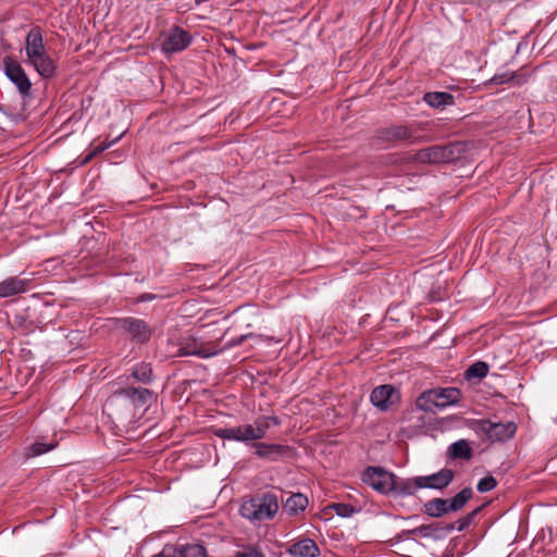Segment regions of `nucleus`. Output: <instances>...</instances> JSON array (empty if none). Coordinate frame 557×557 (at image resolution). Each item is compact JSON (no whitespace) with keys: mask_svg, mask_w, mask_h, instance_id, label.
I'll list each match as a JSON object with an SVG mask.
<instances>
[{"mask_svg":"<svg viewBox=\"0 0 557 557\" xmlns=\"http://www.w3.org/2000/svg\"><path fill=\"white\" fill-rule=\"evenodd\" d=\"M278 508L277 495L273 492H265L245 500L239 512L250 521H263L273 519Z\"/></svg>","mask_w":557,"mask_h":557,"instance_id":"nucleus-1","label":"nucleus"},{"mask_svg":"<svg viewBox=\"0 0 557 557\" xmlns=\"http://www.w3.org/2000/svg\"><path fill=\"white\" fill-rule=\"evenodd\" d=\"M474 430L484 434L493 443H504L511 440L517 432V424L511 421L493 422L488 419H481L474 422Z\"/></svg>","mask_w":557,"mask_h":557,"instance_id":"nucleus-2","label":"nucleus"},{"mask_svg":"<svg viewBox=\"0 0 557 557\" xmlns=\"http://www.w3.org/2000/svg\"><path fill=\"white\" fill-rule=\"evenodd\" d=\"M252 336H253L252 333H248V334H244L238 337L232 338L222 348H216V345L213 343H208V344H203V343L198 344L196 342L188 343L178 349L177 355L182 356V357L183 356H197L199 358L207 359V358L219 355L220 352H222L225 349L239 346L244 343L245 339L250 338Z\"/></svg>","mask_w":557,"mask_h":557,"instance_id":"nucleus-3","label":"nucleus"},{"mask_svg":"<svg viewBox=\"0 0 557 557\" xmlns=\"http://www.w3.org/2000/svg\"><path fill=\"white\" fill-rule=\"evenodd\" d=\"M112 325L122 330L132 341L138 343L148 342L151 336V329L141 319L134 317L126 318H110L108 319Z\"/></svg>","mask_w":557,"mask_h":557,"instance_id":"nucleus-4","label":"nucleus"},{"mask_svg":"<svg viewBox=\"0 0 557 557\" xmlns=\"http://www.w3.org/2000/svg\"><path fill=\"white\" fill-rule=\"evenodd\" d=\"M4 74L24 98L30 96L32 82L22 65L11 57L3 59Z\"/></svg>","mask_w":557,"mask_h":557,"instance_id":"nucleus-5","label":"nucleus"},{"mask_svg":"<svg viewBox=\"0 0 557 557\" xmlns=\"http://www.w3.org/2000/svg\"><path fill=\"white\" fill-rule=\"evenodd\" d=\"M394 473L381 467H368L362 472V482L381 494H391L394 486Z\"/></svg>","mask_w":557,"mask_h":557,"instance_id":"nucleus-6","label":"nucleus"},{"mask_svg":"<svg viewBox=\"0 0 557 557\" xmlns=\"http://www.w3.org/2000/svg\"><path fill=\"white\" fill-rule=\"evenodd\" d=\"M193 41L191 35L181 26H173L160 45L164 54H173L185 50Z\"/></svg>","mask_w":557,"mask_h":557,"instance_id":"nucleus-7","label":"nucleus"},{"mask_svg":"<svg viewBox=\"0 0 557 557\" xmlns=\"http://www.w3.org/2000/svg\"><path fill=\"white\" fill-rule=\"evenodd\" d=\"M451 532V527L446 523L433 522L430 524H422L414 529L404 530L397 535V540L400 541L404 535H419L424 539H432L434 541L444 540Z\"/></svg>","mask_w":557,"mask_h":557,"instance_id":"nucleus-8","label":"nucleus"},{"mask_svg":"<svg viewBox=\"0 0 557 557\" xmlns=\"http://www.w3.org/2000/svg\"><path fill=\"white\" fill-rule=\"evenodd\" d=\"M116 394L129 400L136 408L150 406L157 401V394L146 387L126 386L116 391Z\"/></svg>","mask_w":557,"mask_h":557,"instance_id":"nucleus-9","label":"nucleus"},{"mask_svg":"<svg viewBox=\"0 0 557 557\" xmlns=\"http://www.w3.org/2000/svg\"><path fill=\"white\" fill-rule=\"evenodd\" d=\"M400 399L399 392L391 384H384L375 387L370 395L373 406L381 410H387Z\"/></svg>","mask_w":557,"mask_h":557,"instance_id":"nucleus-10","label":"nucleus"},{"mask_svg":"<svg viewBox=\"0 0 557 557\" xmlns=\"http://www.w3.org/2000/svg\"><path fill=\"white\" fill-rule=\"evenodd\" d=\"M419 479L421 488L442 491L451 484L455 479V471L449 468H443L429 475H419Z\"/></svg>","mask_w":557,"mask_h":557,"instance_id":"nucleus-11","label":"nucleus"},{"mask_svg":"<svg viewBox=\"0 0 557 557\" xmlns=\"http://www.w3.org/2000/svg\"><path fill=\"white\" fill-rule=\"evenodd\" d=\"M255 454L269 461H277L285 457H289L293 453V448L287 445L281 444H267V443H255Z\"/></svg>","mask_w":557,"mask_h":557,"instance_id":"nucleus-12","label":"nucleus"},{"mask_svg":"<svg viewBox=\"0 0 557 557\" xmlns=\"http://www.w3.org/2000/svg\"><path fill=\"white\" fill-rule=\"evenodd\" d=\"M451 148L446 146H432L417 152V160L428 163L448 162L451 158Z\"/></svg>","mask_w":557,"mask_h":557,"instance_id":"nucleus-13","label":"nucleus"},{"mask_svg":"<svg viewBox=\"0 0 557 557\" xmlns=\"http://www.w3.org/2000/svg\"><path fill=\"white\" fill-rule=\"evenodd\" d=\"M377 136L385 143L413 141V132L405 125H393L379 131Z\"/></svg>","mask_w":557,"mask_h":557,"instance_id":"nucleus-14","label":"nucleus"},{"mask_svg":"<svg viewBox=\"0 0 557 557\" xmlns=\"http://www.w3.org/2000/svg\"><path fill=\"white\" fill-rule=\"evenodd\" d=\"M421 490L420 479L419 476H414L411 479H401L394 475V486L391 491V494L395 497H408L413 496Z\"/></svg>","mask_w":557,"mask_h":557,"instance_id":"nucleus-15","label":"nucleus"},{"mask_svg":"<svg viewBox=\"0 0 557 557\" xmlns=\"http://www.w3.org/2000/svg\"><path fill=\"white\" fill-rule=\"evenodd\" d=\"M286 553L292 557H317L320 549L317 543L311 539H301L286 548Z\"/></svg>","mask_w":557,"mask_h":557,"instance_id":"nucleus-16","label":"nucleus"},{"mask_svg":"<svg viewBox=\"0 0 557 557\" xmlns=\"http://www.w3.org/2000/svg\"><path fill=\"white\" fill-rule=\"evenodd\" d=\"M27 62L33 65L36 72L44 78H51L57 73V65L47 51L27 60Z\"/></svg>","mask_w":557,"mask_h":557,"instance_id":"nucleus-17","label":"nucleus"},{"mask_svg":"<svg viewBox=\"0 0 557 557\" xmlns=\"http://www.w3.org/2000/svg\"><path fill=\"white\" fill-rule=\"evenodd\" d=\"M431 391L433 392V398H435L437 408L440 409L456 405L461 398V392L456 387L431 388Z\"/></svg>","mask_w":557,"mask_h":557,"instance_id":"nucleus-18","label":"nucleus"},{"mask_svg":"<svg viewBox=\"0 0 557 557\" xmlns=\"http://www.w3.org/2000/svg\"><path fill=\"white\" fill-rule=\"evenodd\" d=\"M25 51L27 60L46 52L44 38L39 28H32L27 34Z\"/></svg>","mask_w":557,"mask_h":557,"instance_id":"nucleus-19","label":"nucleus"},{"mask_svg":"<svg viewBox=\"0 0 557 557\" xmlns=\"http://www.w3.org/2000/svg\"><path fill=\"white\" fill-rule=\"evenodd\" d=\"M28 280H21L16 276H10L0 282V298L14 296L26 292Z\"/></svg>","mask_w":557,"mask_h":557,"instance_id":"nucleus-20","label":"nucleus"},{"mask_svg":"<svg viewBox=\"0 0 557 557\" xmlns=\"http://www.w3.org/2000/svg\"><path fill=\"white\" fill-rule=\"evenodd\" d=\"M423 100L431 108L445 109L448 106L455 104V97L446 91H430L425 92Z\"/></svg>","mask_w":557,"mask_h":557,"instance_id":"nucleus-21","label":"nucleus"},{"mask_svg":"<svg viewBox=\"0 0 557 557\" xmlns=\"http://www.w3.org/2000/svg\"><path fill=\"white\" fill-rule=\"evenodd\" d=\"M423 513L430 518H442L450 513L446 498L435 497L423 504Z\"/></svg>","mask_w":557,"mask_h":557,"instance_id":"nucleus-22","label":"nucleus"},{"mask_svg":"<svg viewBox=\"0 0 557 557\" xmlns=\"http://www.w3.org/2000/svg\"><path fill=\"white\" fill-rule=\"evenodd\" d=\"M447 455L450 459L470 460L473 456V450L466 440H459L449 445Z\"/></svg>","mask_w":557,"mask_h":557,"instance_id":"nucleus-23","label":"nucleus"},{"mask_svg":"<svg viewBox=\"0 0 557 557\" xmlns=\"http://www.w3.org/2000/svg\"><path fill=\"white\" fill-rule=\"evenodd\" d=\"M308 506V498L301 494L296 493L290 495L283 505L284 511L289 516H296L304 511Z\"/></svg>","mask_w":557,"mask_h":557,"instance_id":"nucleus-24","label":"nucleus"},{"mask_svg":"<svg viewBox=\"0 0 557 557\" xmlns=\"http://www.w3.org/2000/svg\"><path fill=\"white\" fill-rule=\"evenodd\" d=\"M474 493L471 487H465L460 492H458L455 496L451 498H446L447 506L450 512H458L460 511L466 504L472 499Z\"/></svg>","mask_w":557,"mask_h":557,"instance_id":"nucleus-25","label":"nucleus"},{"mask_svg":"<svg viewBox=\"0 0 557 557\" xmlns=\"http://www.w3.org/2000/svg\"><path fill=\"white\" fill-rule=\"evenodd\" d=\"M240 426L243 431L244 443L262 440L267 434V425H260L258 420H256L255 425L243 424Z\"/></svg>","mask_w":557,"mask_h":557,"instance_id":"nucleus-26","label":"nucleus"},{"mask_svg":"<svg viewBox=\"0 0 557 557\" xmlns=\"http://www.w3.org/2000/svg\"><path fill=\"white\" fill-rule=\"evenodd\" d=\"M7 323L14 330L20 331L22 334H27L35 330L34 321L28 319V315H7Z\"/></svg>","mask_w":557,"mask_h":557,"instance_id":"nucleus-27","label":"nucleus"},{"mask_svg":"<svg viewBox=\"0 0 557 557\" xmlns=\"http://www.w3.org/2000/svg\"><path fill=\"white\" fill-rule=\"evenodd\" d=\"M131 376L143 384H149L153 380L152 368L149 363H138L132 369Z\"/></svg>","mask_w":557,"mask_h":557,"instance_id":"nucleus-28","label":"nucleus"},{"mask_svg":"<svg viewBox=\"0 0 557 557\" xmlns=\"http://www.w3.org/2000/svg\"><path fill=\"white\" fill-rule=\"evenodd\" d=\"M213 434L222 440L227 441H236V442H243L244 443V436L242 426H234V428H219L213 430Z\"/></svg>","mask_w":557,"mask_h":557,"instance_id":"nucleus-29","label":"nucleus"},{"mask_svg":"<svg viewBox=\"0 0 557 557\" xmlns=\"http://www.w3.org/2000/svg\"><path fill=\"white\" fill-rule=\"evenodd\" d=\"M488 373V364L484 361H476L472 363L467 370H466V379H476L482 380L485 377Z\"/></svg>","mask_w":557,"mask_h":557,"instance_id":"nucleus-30","label":"nucleus"},{"mask_svg":"<svg viewBox=\"0 0 557 557\" xmlns=\"http://www.w3.org/2000/svg\"><path fill=\"white\" fill-rule=\"evenodd\" d=\"M58 445V442L53 441L51 443H44L36 441L33 443L26 450V457L32 458L36 456H40L42 454H46L52 449H54Z\"/></svg>","mask_w":557,"mask_h":557,"instance_id":"nucleus-31","label":"nucleus"},{"mask_svg":"<svg viewBox=\"0 0 557 557\" xmlns=\"http://www.w3.org/2000/svg\"><path fill=\"white\" fill-rule=\"evenodd\" d=\"M416 406L422 411H433L434 408H437V403L435 401V398H433V392L431 389H428L423 392L417 399H416Z\"/></svg>","mask_w":557,"mask_h":557,"instance_id":"nucleus-32","label":"nucleus"},{"mask_svg":"<svg viewBox=\"0 0 557 557\" xmlns=\"http://www.w3.org/2000/svg\"><path fill=\"white\" fill-rule=\"evenodd\" d=\"M416 406L422 411H433L434 408H437V403L435 401V398H433V392L431 389H428L423 392L417 399H416Z\"/></svg>","mask_w":557,"mask_h":557,"instance_id":"nucleus-33","label":"nucleus"},{"mask_svg":"<svg viewBox=\"0 0 557 557\" xmlns=\"http://www.w3.org/2000/svg\"><path fill=\"white\" fill-rule=\"evenodd\" d=\"M480 510H481V508L478 507L474 510H472L471 512L467 513L465 517L458 519L456 522L446 523V525H450L451 531L457 530V531L461 532L470 527V524L473 522L474 518L476 517V515L479 513Z\"/></svg>","mask_w":557,"mask_h":557,"instance_id":"nucleus-34","label":"nucleus"},{"mask_svg":"<svg viewBox=\"0 0 557 557\" xmlns=\"http://www.w3.org/2000/svg\"><path fill=\"white\" fill-rule=\"evenodd\" d=\"M329 508L334 510L335 513L342 518H349L354 513L359 511V509H356L350 504H345V503H333V504L329 505Z\"/></svg>","mask_w":557,"mask_h":557,"instance_id":"nucleus-35","label":"nucleus"},{"mask_svg":"<svg viewBox=\"0 0 557 557\" xmlns=\"http://www.w3.org/2000/svg\"><path fill=\"white\" fill-rule=\"evenodd\" d=\"M497 486V481L493 475H486L481 479L476 484V490L480 493H486L494 490Z\"/></svg>","mask_w":557,"mask_h":557,"instance_id":"nucleus-36","label":"nucleus"},{"mask_svg":"<svg viewBox=\"0 0 557 557\" xmlns=\"http://www.w3.org/2000/svg\"><path fill=\"white\" fill-rule=\"evenodd\" d=\"M260 425H267V430L271 426H278L281 424V419L276 416H268L258 419Z\"/></svg>","mask_w":557,"mask_h":557,"instance_id":"nucleus-37","label":"nucleus"},{"mask_svg":"<svg viewBox=\"0 0 557 557\" xmlns=\"http://www.w3.org/2000/svg\"><path fill=\"white\" fill-rule=\"evenodd\" d=\"M511 72H506V73H502V74H495L492 78H491V83L494 84V85H503V84H506V83H511Z\"/></svg>","mask_w":557,"mask_h":557,"instance_id":"nucleus-38","label":"nucleus"},{"mask_svg":"<svg viewBox=\"0 0 557 557\" xmlns=\"http://www.w3.org/2000/svg\"><path fill=\"white\" fill-rule=\"evenodd\" d=\"M510 78H511V83H513V85L521 86L528 82L529 75L525 73H521V72H511Z\"/></svg>","mask_w":557,"mask_h":557,"instance_id":"nucleus-39","label":"nucleus"},{"mask_svg":"<svg viewBox=\"0 0 557 557\" xmlns=\"http://www.w3.org/2000/svg\"><path fill=\"white\" fill-rule=\"evenodd\" d=\"M115 140L111 141V143H102L100 144L99 146L96 147L95 151L91 153V156H89L86 160H89L94 154H97V153H100L102 151H104L106 149H108L113 143H115Z\"/></svg>","mask_w":557,"mask_h":557,"instance_id":"nucleus-40","label":"nucleus"},{"mask_svg":"<svg viewBox=\"0 0 557 557\" xmlns=\"http://www.w3.org/2000/svg\"><path fill=\"white\" fill-rule=\"evenodd\" d=\"M153 298H154V295H152V294H144V295H141V296L138 298V300H139V301H146V300H151V299H153Z\"/></svg>","mask_w":557,"mask_h":557,"instance_id":"nucleus-41","label":"nucleus"},{"mask_svg":"<svg viewBox=\"0 0 557 557\" xmlns=\"http://www.w3.org/2000/svg\"><path fill=\"white\" fill-rule=\"evenodd\" d=\"M166 552H168V548H164L161 554H159V555H157L154 557H178L175 553H174L173 556H169Z\"/></svg>","mask_w":557,"mask_h":557,"instance_id":"nucleus-42","label":"nucleus"},{"mask_svg":"<svg viewBox=\"0 0 557 557\" xmlns=\"http://www.w3.org/2000/svg\"><path fill=\"white\" fill-rule=\"evenodd\" d=\"M240 309H242V307H237V308L234 310V312H233V313H236V311H238V310H240Z\"/></svg>","mask_w":557,"mask_h":557,"instance_id":"nucleus-43","label":"nucleus"},{"mask_svg":"<svg viewBox=\"0 0 557 557\" xmlns=\"http://www.w3.org/2000/svg\"><path fill=\"white\" fill-rule=\"evenodd\" d=\"M2 110H3V108H2V106L0 104V111H2Z\"/></svg>","mask_w":557,"mask_h":557,"instance_id":"nucleus-44","label":"nucleus"}]
</instances>
